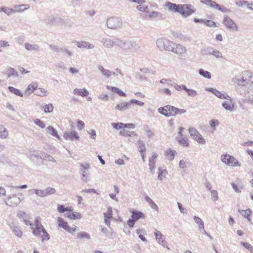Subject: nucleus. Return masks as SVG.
Masks as SVG:
<instances>
[{
	"instance_id": "1",
	"label": "nucleus",
	"mask_w": 253,
	"mask_h": 253,
	"mask_svg": "<svg viewBox=\"0 0 253 253\" xmlns=\"http://www.w3.org/2000/svg\"><path fill=\"white\" fill-rule=\"evenodd\" d=\"M106 26L111 30L120 29L123 27V23L121 17L113 16L107 19Z\"/></svg>"
},
{
	"instance_id": "2",
	"label": "nucleus",
	"mask_w": 253,
	"mask_h": 253,
	"mask_svg": "<svg viewBox=\"0 0 253 253\" xmlns=\"http://www.w3.org/2000/svg\"><path fill=\"white\" fill-rule=\"evenodd\" d=\"M79 173L81 175V179L82 181L86 183L90 180L89 173L88 172L90 168L88 163H80L79 164Z\"/></svg>"
},
{
	"instance_id": "3",
	"label": "nucleus",
	"mask_w": 253,
	"mask_h": 253,
	"mask_svg": "<svg viewBox=\"0 0 253 253\" xmlns=\"http://www.w3.org/2000/svg\"><path fill=\"white\" fill-rule=\"evenodd\" d=\"M173 42L165 38H161L156 41V45L161 50L170 51Z\"/></svg>"
},
{
	"instance_id": "4",
	"label": "nucleus",
	"mask_w": 253,
	"mask_h": 253,
	"mask_svg": "<svg viewBox=\"0 0 253 253\" xmlns=\"http://www.w3.org/2000/svg\"><path fill=\"white\" fill-rule=\"evenodd\" d=\"M201 2L213 8L217 9L218 10L224 13H229L231 12L230 9L227 8L223 5H220L217 3L215 1L212 0H201Z\"/></svg>"
},
{
	"instance_id": "5",
	"label": "nucleus",
	"mask_w": 253,
	"mask_h": 253,
	"mask_svg": "<svg viewBox=\"0 0 253 253\" xmlns=\"http://www.w3.org/2000/svg\"><path fill=\"white\" fill-rule=\"evenodd\" d=\"M176 107L170 105H167L158 108V112L166 117L175 116Z\"/></svg>"
},
{
	"instance_id": "6",
	"label": "nucleus",
	"mask_w": 253,
	"mask_h": 253,
	"mask_svg": "<svg viewBox=\"0 0 253 253\" xmlns=\"http://www.w3.org/2000/svg\"><path fill=\"white\" fill-rule=\"evenodd\" d=\"M222 162L231 167H240L241 164L233 156L228 154L222 155L221 158Z\"/></svg>"
},
{
	"instance_id": "7",
	"label": "nucleus",
	"mask_w": 253,
	"mask_h": 253,
	"mask_svg": "<svg viewBox=\"0 0 253 253\" xmlns=\"http://www.w3.org/2000/svg\"><path fill=\"white\" fill-rule=\"evenodd\" d=\"M140 46L139 44L133 41L125 40L122 48L125 50H128L132 52L136 51L139 50Z\"/></svg>"
},
{
	"instance_id": "8",
	"label": "nucleus",
	"mask_w": 253,
	"mask_h": 253,
	"mask_svg": "<svg viewBox=\"0 0 253 253\" xmlns=\"http://www.w3.org/2000/svg\"><path fill=\"white\" fill-rule=\"evenodd\" d=\"M202 53L205 55H213L217 58H222V53L218 50L211 46L205 47L201 50Z\"/></svg>"
},
{
	"instance_id": "9",
	"label": "nucleus",
	"mask_w": 253,
	"mask_h": 253,
	"mask_svg": "<svg viewBox=\"0 0 253 253\" xmlns=\"http://www.w3.org/2000/svg\"><path fill=\"white\" fill-rule=\"evenodd\" d=\"M189 131L191 136L199 143L205 144L206 143L205 139L202 137L197 130L194 127H191L189 129Z\"/></svg>"
},
{
	"instance_id": "10",
	"label": "nucleus",
	"mask_w": 253,
	"mask_h": 253,
	"mask_svg": "<svg viewBox=\"0 0 253 253\" xmlns=\"http://www.w3.org/2000/svg\"><path fill=\"white\" fill-rule=\"evenodd\" d=\"M223 23L229 29L233 31L238 30V27L234 21L227 15H225Z\"/></svg>"
},
{
	"instance_id": "11",
	"label": "nucleus",
	"mask_w": 253,
	"mask_h": 253,
	"mask_svg": "<svg viewBox=\"0 0 253 253\" xmlns=\"http://www.w3.org/2000/svg\"><path fill=\"white\" fill-rule=\"evenodd\" d=\"M182 9L180 11V14L184 17L191 15L196 11V9L190 4L182 5Z\"/></svg>"
},
{
	"instance_id": "12",
	"label": "nucleus",
	"mask_w": 253,
	"mask_h": 253,
	"mask_svg": "<svg viewBox=\"0 0 253 253\" xmlns=\"http://www.w3.org/2000/svg\"><path fill=\"white\" fill-rule=\"evenodd\" d=\"M154 234L158 244L163 247L167 248L168 250H169V248L168 246V243L167 241H165V238L162 233L160 231L156 230Z\"/></svg>"
},
{
	"instance_id": "13",
	"label": "nucleus",
	"mask_w": 253,
	"mask_h": 253,
	"mask_svg": "<svg viewBox=\"0 0 253 253\" xmlns=\"http://www.w3.org/2000/svg\"><path fill=\"white\" fill-rule=\"evenodd\" d=\"M208 91L212 92L216 97L222 99L232 100V98L228 96L225 92H222L215 88H209L207 89Z\"/></svg>"
},
{
	"instance_id": "14",
	"label": "nucleus",
	"mask_w": 253,
	"mask_h": 253,
	"mask_svg": "<svg viewBox=\"0 0 253 253\" xmlns=\"http://www.w3.org/2000/svg\"><path fill=\"white\" fill-rule=\"evenodd\" d=\"M21 200L19 197L17 196L16 194H14L11 196L8 197L5 203L7 205L10 207H16L20 202Z\"/></svg>"
},
{
	"instance_id": "15",
	"label": "nucleus",
	"mask_w": 253,
	"mask_h": 253,
	"mask_svg": "<svg viewBox=\"0 0 253 253\" xmlns=\"http://www.w3.org/2000/svg\"><path fill=\"white\" fill-rule=\"evenodd\" d=\"M187 51L186 47L181 44L173 42L170 51L176 54L181 55L185 53Z\"/></svg>"
},
{
	"instance_id": "16",
	"label": "nucleus",
	"mask_w": 253,
	"mask_h": 253,
	"mask_svg": "<svg viewBox=\"0 0 253 253\" xmlns=\"http://www.w3.org/2000/svg\"><path fill=\"white\" fill-rule=\"evenodd\" d=\"M63 137L65 140H70L71 141L79 140L80 136L78 133L75 131H66L63 134Z\"/></svg>"
},
{
	"instance_id": "17",
	"label": "nucleus",
	"mask_w": 253,
	"mask_h": 253,
	"mask_svg": "<svg viewBox=\"0 0 253 253\" xmlns=\"http://www.w3.org/2000/svg\"><path fill=\"white\" fill-rule=\"evenodd\" d=\"M166 6L170 11H173L175 12L180 13V11L182 9V4H176L168 1L166 3Z\"/></svg>"
},
{
	"instance_id": "18",
	"label": "nucleus",
	"mask_w": 253,
	"mask_h": 253,
	"mask_svg": "<svg viewBox=\"0 0 253 253\" xmlns=\"http://www.w3.org/2000/svg\"><path fill=\"white\" fill-rule=\"evenodd\" d=\"M72 42L76 43L79 48L92 49L94 47V45L93 44L85 41L78 42L76 41H73Z\"/></svg>"
},
{
	"instance_id": "19",
	"label": "nucleus",
	"mask_w": 253,
	"mask_h": 253,
	"mask_svg": "<svg viewBox=\"0 0 253 253\" xmlns=\"http://www.w3.org/2000/svg\"><path fill=\"white\" fill-rule=\"evenodd\" d=\"M232 81L239 86H245V88L247 87V82L246 79H245L243 77L236 76L233 78Z\"/></svg>"
},
{
	"instance_id": "20",
	"label": "nucleus",
	"mask_w": 253,
	"mask_h": 253,
	"mask_svg": "<svg viewBox=\"0 0 253 253\" xmlns=\"http://www.w3.org/2000/svg\"><path fill=\"white\" fill-rule=\"evenodd\" d=\"M131 212L132 213L131 216V218L136 221H137L139 219H144L145 218L144 213L141 211L136 210H132Z\"/></svg>"
},
{
	"instance_id": "21",
	"label": "nucleus",
	"mask_w": 253,
	"mask_h": 253,
	"mask_svg": "<svg viewBox=\"0 0 253 253\" xmlns=\"http://www.w3.org/2000/svg\"><path fill=\"white\" fill-rule=\"evenodd\" d=\"M158 155L156 153H153L152 156L149 159V166L151 172L154 173V169L155 168L156 159Z\"/></svg>"
},
{
	"instance_id": "22",
	"label": "nucleus",
	"mask_w": 253,
	"mask_h": 253,
	"mask_svg": "<svg viewBox=\"0 0 253 253\" xmlns=\"http://www.w3.org/2000/svg\"><path fill=\"white\" fill-rule=\"evenodd\" d=\"M29 7L30 5L29 4L17 5L14 6L12 10H10V12H13V13L16 12H21L29 8Z\"/></svg>"
},
{
	"instance_id": "23",
	"label": "nucleus",
	"mask_w": 253,
	"mask_h": 253,
	"mask_svg": "<svg viewBox=\"0 0 253 253\" xmlns=\"http://www.w3.org/2000/svg\"><path fill=\"white\" fill-rule=\"evenodd\" d=\"M229 102L227 101H224L222 103V106L226 110L232 112L234 110V102L232 100H228Z\"/></svg>"
},
{
	"instance_id": "24",
	"label": "nucleus",
	"mask_w": 253,
	"mask_h": 253,
	"mask_svg": "<svg viewBox=\"0 0 253 253\" xmlns=\"http://www.w3.org/2000/svg\"><path fill=\"white\" fill-rule=\"evenodd\" d=\"M130 102H123L119 104H118L115 106V109L118 110L119 111H122L124 110H126L128 109L130 107Z\"/></svg>"
},
{
	"instance_id": "25",
	"label": "nucleus",
	"mask_w": 253,
	"mask_h": 253,
	"mask_svg": "<svg viewBox=\"0 0 253 253\" xmlns=\"http://www.w3.org/2000/svg\"><path fill=\"white\" fill-rule=\"evenodd\" d=\"M176 154H177L176 151L172 150L171 148L168 149L165 152V155L168 160L169 161L173 160Z\"/></svg>"
},
{
	"instance_id": "26",
	"label": "nucleus",
	"mask_w": 253,
	"mask_h": 253,
	"mask_svg": "<svg viewBox=\"0 0 253 253\" xmlns=\"http://www.w3.org/2000/svg\"><path fill=\"white\" fill-rule=\"evenodd\" d=\"M10 228L15 236L18 238H21L23 235V232L20 227L17 225H13L10 226Z\"/></svg>"
},
{
	"instance_id": "27",
	"label": "nucleus",
	"mask_w": 253,
	"mask_h": 253,
	"mask_svg": "<svg viewBox=\"0 0 253 253\" xmlns=\"http://www.w3.org/2000/svg\"><path fill=\"white\" fill-rule=\"evenodd\" d=\"M73 93L75 95H80L82 97H85L89 94V92L85 88L83 89L75 88Z\"/></svg>"
},
{
	"instance_id": "28",
	"label": "nucleus",
	"mask_w": 253,
	"mask_h": 253,
	"mask_svg": "<svg viewBox=\"0 0 253 253\" xmlns=\"http://www.w3.org/2000/svg\"><path fill=\"white\" fill-rule=\"evenodd\" d=\"M103 46L107 48H111L113 46V39L103 38L101 41Z\"/></svg>"
},
{
	"instance_id": "29",
	"label": "nucleus",
	"mask_w": 253,
	"mask_h": 253,
	"mask_svg": "<svg viewBox=\"0 0 253 253\" xmlns=\"http://www.w3.org/2000/svg\"><path fill=\"white\" fill-rule=\"evenodd\" d=\"M25 48L28 51H38L40 50L39 45L37 44H30L29 42L25 43Z\"/></svg>"
},
{
	"instance_id": "30",
	"label": "nucleus",
	"mask_w": 253,
	"mask_h": 253,
	"mask_svg": "<svg viewBox=\"0 0 253 253\" xmlns=\"http://www.w3.org/2000/svg\"><path fill=\"white\" fill-rule=\"evenodd\" d=\"M46 132L56 137L58 140H60L61 138L59 135L58 134L57 131L52 126H48L46 128Z\"/></svg>"
},
{
	"instance_id": "31",
	"label": "nucleus",
	"mask_w": 253,
	"mask_h": 253,
	"mask_svg": "<svg viewBox=\"0 0 253 253\" xmlns=\"http://www.w3.org/2000/svg\"><path fill=\"white\" fill-rule=\"evenodd\" d=\"M144 199L149 204L152 209L158 211L159 207L149 197L146 196L145 197Z\"/></svg>"
},
{
	"instance_id": "32",
	"label": "nucleus",
	"mask_w": 253,
	"mask_h": 253,
	"mask_svg": "<svg viewBox=\"0 0 253 253\" xmlns=\"http://www.w3.org/2000/svg\"><path fill=\"white\" fill-rule=\"evenodd\" d=\"M65 215L71 219H80L82 217L81 214L78 212L66 213Z\"/></svg>"
},
{
	"instance_id": "33",
	"label": "nucleus",
	"mask_w": 253,
	"mask_h": 253,
	"mask_svg": "<svg viewBox=\"0 0 253 253\" xmlns=\"http://www.w3.org/2000/svg\"><path fill=\"white\" fill-rule=\"evenodd\" d=\"M38 88V84L37 83H32L30 84L28 87L26 89V93H27L28 94H30L31 93L33 92L34 91H36V89Z\"/></svg>"
},
{
	"instance_id": "34",
	"label": "nucleus",
	"mask_w": 253,
	"mask_h": 253,
	"mask_svg": "<svg viewBox=\"0 0 253 253\" xmlns=\"http://www.w3.org/2000/svg\"><path fill=\"white\" fill-rule=\"evenodd\" d=\"M8 135V131L2 125H0V137L2 139L7 138Z\"/></svg>"
},
{
	"instance_id": "35",
	"label": "nucleus",
	"mask_w": 253,
	"mask_h": 253,
	"mask_svg": "<svg viewBox=\"0 0 253 253\" xmlns=\"http://www.w3.org/2000/svg\"><path fill=\"white\" fill-rule=\"evenodd\" d=\"M98 68L101 71L102 74L107 78H109L112 75V72L111 71L109 70L105 69L102 65H98Z\"/></svg>"
},
{
	"instance_id": "36",
	"label": "nucleus",
	"mask_w": 253,
	"mask_h": 253,
	"mask_svg": "<svg viewBox=\"0 0 253 253\" xmlns=\"http://www.w3.org/2000/svg\"><path fill=\"white\" fill-rule=\"evenodd\" d=\"M7 75L8 78H10L11 76L17 77L18 76V73L14 68L9 67L7 69Z\"/></svg>"
},
{
	"instance_id": "37",
	"label": "nucleus",
	"mask_w": 253,
	"mask_h": 253,
	"mask_svg": "<svg viewBox=\"0 0 253 253\" xmlns=\"http://www.w3.org/2000/svg\"><path fill=\"white\" fill-rule=\"evenodd\" d=\"M239 212L244 217L247 218L249 221L250 220V216L252 212V211L250 209H248L246 210H239Z\"/></svg>"
},
{
	"instance_id": "38",
	"label": "nucleus",
	"mask_w": 253,
	"mask_h": 253,
	"mask_svg": "<svg viewBox=\"0 0 253 253\" xmlns=\"http://www.w3.org/2000/svg\"><path fill=\"white\" fill-rule=\"evenodd\" d=\"M176 139L178 141L180 145L184 147H188L189 145L188 139L185 137H177Z\"/></svg>"
},
{
	"instance_id": "39",
	"label": "nucleus",
	"mask_w": 253,
	"mask_h": 253,
	"mask_svg": "<svg viewBox=\"0 0 253 253\" xmlns=\"http://www.w3.org/2000/svg\"><path fill=\"white\" fill-rule=\"evenodd\" d=\"M35 94L40 96H46L47 95V91L44 88H37Z\"/></svg>"
},
{
	"instance_id": "40",
	"label": "nucleus",
	"mask_w": 253,
	"mask_h": 253,
	"mask_svg": "<svg viewBox=\"0 0 253 253\" xmlns=\"http://www.w3.org/2000/svg\"><path fill=\"white\" fill-rule=\"evenodd\" d=\"M47 156H49V155L47 154L46 153H43L42 154V155L39 156V154L38 152H37L35 150L33 151V153L31 154V158H32L33 157H36V158H41L42 159H45L46 160H47L48 157Z\"/></svg>"
},
{
	"instance_id": "41",
	"label": "nucleus",
	"mask_w": 253,
	"mask_h": 253,
	"mask_svg": "<svg viewBox=\"0 0 253 253\" xmlns=\"http://www.w3.org/2000/svg\"><path fill=\"white\" fill-rule=\"evenodd\" d=\"M193 218L195 222L198 225L199 230L204 229V223L203 221L197 216H194Z\"/></svg>"
},
{
	"instance_id": "42",
	"label": "nucleus",
	"mask_w": 253,
	"mask_h": 253,
	"mask_svg": "<svg viewBox=\"0 0 253 253\" xmlns=\"http://www.w3.org/2000/svg\"><path fill=\"white\" fill-rule=\"evenodd\" d=\"M101 231L106 236L109 237L112 236L113 234V230L112 229L109 231L104 226H101Z\"/></svg>"
},
{
	"instance_id": "43",
	"label": "nucleus",
	"mask_w": 253,
	"mask_h": 253,
	"mask_svg": "<svg viewBox=\"0 0 253 253\" xmlns=\"http://www.w3.org/2000/svg\"><path fill=\"white\" fill-rule=\"evenodd\" d=\"M8 89L9 90V91H10L11 92L14 93V94H15L17 96H19L20 97H22L23 96V94L22 93V92L20 90L16 89V88H14V87L9 86L8 87Z\"/></svg>"
},
{
	"instance_id": "44",
	"label": "nucleus",
	"mask_w": 253,
	"mask_h": 253,
	"mask_svg": "<svg viewBox=\"0 0 253 253\" xmlns=\"http://www.w3.org/2000/svg\"><path fill=\"white\" fill-rule=\"evenodd\" d=\"M119 134L124 136H131V135H135L136 134L134 131H130L125 129L122 130L120 131Z\"/></svg>"
},
{
	"instance_id": "45",
	"label": "nucleus",
	"mask_w": 253,
	"mask_h": 253,
	"mask_svg": "<svg viewBox=\"0 0 253 253\" xmlns=\"http://www.w3.org/2000/svg\"><path fill=\"white\" fill-rule=\"evenodd\" d=\"M124 42V41H123L118 38L115 37L113 38V46L117 45L122 48Z\"/></svg>"
},
{
	"instance_id": "46",
	"label": "nucleus",
	"mask_w": 253,
	"mask_h": 253,
	"mask_svg": "<svg viewBox=\"0 0 253 253\" xmlns=\"http://www.w3.org/2000/svg\"><path fill=\"white\" fill-rule=\"evenodd\" d=\"M199 73L201 76H202L206 78H207V79L211 78V74L210 72H209L207 71H205L203 69H200L199 70Z\"/></svg>"
},
{
	"instance_id": "47",
	"label": "nucleus",
	"mask_w": 253,
	"mask_h": 253,
	"mask_svg": "<svg viewBox=\"0 0 253 253\" xmlns=\"http://www.w3.org/2000/svg\"><path fill=\"white\" fill-rule=\"evenodd\" d=\"M30 191L32 192V193L36 194L37 196L40 197H44V190L40 189H31Z\"/></svg>"
},
{
	"instance_id": "48",
	"label": "nucleus",
	"mask_w": 253,
	"mask_h": 253,
	"mask_svg": "<svg viewBox=\"0 0 253 253\" xmlns=\"http://www.w3.org/2000/svg\"><path fill=\"white\" fill-rule=\"evenodd\" d=\"M58 221L59 226L62 227L64 230H66L69 226L68 223L65 221L62 218L60 217L58 218Z\"/></svg>"
},
{
	"instance_id": "49",
	"label": "nucleus",
	"mask_w": 253,
	"mask_h": 253,
	"mask_svg": "<svg viewBox=\"0 0 253 253\" xmlns=\"http://www.w3.org/2000/svg\"><path fill=\"white\" fill-rule=\"evenodd\" d=\"M77 238L79 239L85 238L86 239H90V235L85 232H81L77 234Z\"/></svg>"
},
{
	"instance_id": "50",
	"label": "nucleus",
	"mask_w": 253,
	"mask_h": 253,
	"mask_svg": "<svg viewBox=\"0 0 253 253\" xmlns=\"http://www.w3.org/2000/svg\"><path fill=\"white\" fill-rule=\"evenodd\" d=\"M42 234L41 235L40 237L42 238V242H44V241H47L49 240L50 239V235L47 232L45 228L43 229L42 230Z\"/></svg>"
},
{
	"instance_id": "51",
	"label": "nucleus",
	"mask_w": 253,
	"mask_h": 253,
	"mask_svg": "<svg viewBox=\"0 0 253 253\" xmlns=\"http://www.w3.org/2000/svg\"><path fill=\"white\" fill-rule=\"evenodd\" d=\"M138 143V148L139 149V151L140 153L141 152H145L146 148L145 146V144L142 140H138L137 142Z\"/></svg>"
},
{
	"instance_id": "52",
	"label": "nucleus",
	"mask_w": 253,
	"mask_h": 253,
	"mask_svg": "<svg viewBox=\"0 0 253 253\" xmlns=\"http://www.w3.org/2000/svg\"><path fill=\"white\" fill-rule=\"evenodd\" d=\"M44 191L45 197H46L47 195L55 194L56 192V190H55V189H54L52 187H48L46 188L45 189H44Z\"/></svg>"
},
{
	"instance_id": "53",
	"label": "nucleus",
	"mask_w": 253,
	"mask_h": 253,
	"mask_svg": "<svg viewBox=\"0 0 253 253\" xmlns=\"http://www.w3.org/2000/svg\"><path fill=\"white\" fill-rule=\"evenodd\" d=\"M201 23L209 27H216L215 23L210 20L203 19V20H201Z\"/></svg>"
},
{
	"instance_id": "54",
	"label": "nucleus",
	"mask_w": 253,
	"mask_h": 253,
	"mask_svg": "<svg viewBox=\"0 0 253 253\" xmlns=\"http://www.w3.org/2000/svg\"><path fill=\"white\" fill-rule=\"evenodd\" d=\"M185 91L189 96L195 97L198 95L197 91L192 89H189L186 87Z\"/></svg>"
},
{
	"instance_id": "55",
	"label": "nucleus",
	"mask_w": 253,
	"mask_h": 253,
	"mask_svg": "<svg viewBox=\"0 0 253 253\" xmlns=\"http://www.w3.org/2000/svg\"><path fill=\"white\" fill-rule=\"evenodd\" d=\"M43 108L45 113H50L53 110V106L52 104H45Z\"/></svg>"
},
{
	"instance_id": "56",
	"label": "nucleus",
	"mask_w": 253,
	"mask_h": 253,
	"mask_svg": "<svg viewBox=\"0 0 253 253\" xmlns=\"http://www.w3.org/2000/svg\"><path fill=\"white\" fill-rule=\"evenodd\" d=\"M249 90L246 93H245L246 95H248V99H253V86H249Z\"/></svg>"
},
{
	"instance_id": "57",
	"label": "nucleus",
	"mask_w": 253,
	"mask_h": 253,
	"mask_svg": "<svg viewBox=\"0 0 253 253\" xmlns=\"http://www.w3.org/2000/svg\"><path fill=\"white\" fill-rule=\"evenodd\" d=\"M10 10H12V8H9L5 6L0 7V12H3L7 15H10L11 13H13V12H10Z\"/></svg>"
},
{
	"instance_id": "58",
	"label": "nucleus",
	"mask_w": 253,
	"mask_h": 253,
	"mask_svg": "<svg viewBox=\"0 0 253 253\" xmlns=\"http://www.w3.org/2000/svg\"><path fill=\"white\" fill-rule=\"evenodd\" d=\"M112 126L116 129L124 128L125 124L123 123H112Z\"/></svg>"
},
{
	"instance_id": "59",
	"label": "nucleus",
	"mask_w": 253,
	"mask_h": 253,
	"mask_svg": "<svg viewBox=\"0 0 253 253\" xmlns=\"http://www.w3.org/2000/svg\"><path fill=\"white\" fill-rule=\"evenodd\" d=\"M171 85L173 86L174 88L177 91H181V90H184L186 89V86L185 85H178L177 84L174 83V84Z\"/></svg>"
},
{
	"instance_id": "60",
	"label": "nucleus",
	"mask_w": 253,
	"mask_h": 253,
	"mask_svg": "<svg viewBox=\"0 0 253 253\" xmlns=\"http://www.w3.org/2000/svg\"><path fill=\"white\" fill-rule=\"evenodd\" d=\"M34 122L36 125H37L41 128H43L45 126V125H44L43 122L39 119H36Z\"/></svg>"
},
{
	"instance_id": "61",
	"label": "nucleus",
	"mask_w": 253,
	"mask_h": 253,
	"mask_svg": "<svg viewBox=\"0 0 253 253\" xmlns=\"http://www.w3.org/2000/svg\"><path fill=\"white\" fill-rule=\"evenodd\" d=\"M43 229L44 228H42V229L41 228H35L33 231V234L36 236H40Z\"/></svg>"
},
{
	"instance_id": "62",
	"label": "nucleus",
	"mask_w": 253,
	"mask_h": 253,
	"mask_svg": "<svg viewBox=\"0 0 253 253\" xmlns=\"http://www.w3.org/2000/svg\"><path fill=\"white\" fill-rule=\"evenodd\" d=\"M140 70L141 72L144 73H150L152 75H155L156 74L155 71L151 70L146 67L141 68Z\"/></svg>"
},
{
	"instance_id": "63",
	"label": "nucleus",
	"mask_w": 253,
	"mask_h": 253,
	"mask_svg": "<svg viewBox=\"0 0 253 253\" xmlns=\"http://www.w3.org/2000/svg\"><path fill=\"white\" fill-rule=\"evenodd\" d=\"M135 77L136 79L139 80V81H147V78L141 75L139 72H136L135 74Z\"/></svg>"
},
{
	"instance_id": "64",
	"label": "nucleus",
	"mask_w": 253,
	"mask_h": 253,
	"mask_svg": "<svg viewBox=\"0 0 253 253\" xmlns=\"http://www.w3.org/2000/svg\"><path fill=\"white\" fill-rule=\"evenodd\" d=\"M212 196V199L214 201H216L218 200V193L216 190H212L211 191Z\"/></svg>"
}]
</instances>
